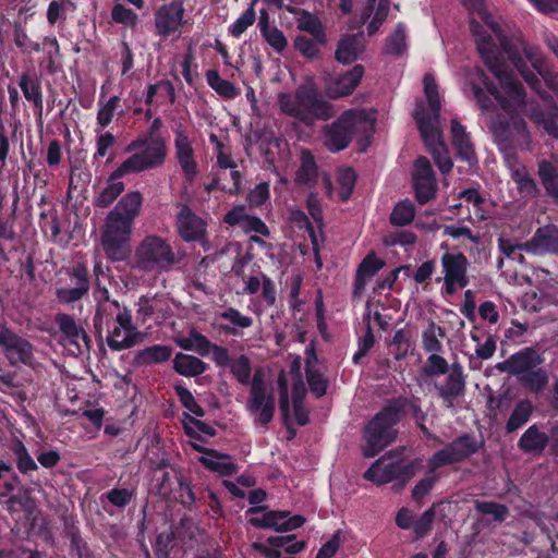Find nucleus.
<instances>
[{"label":"nucleus","mask_w":558,"mask_h":558,"mask_svg":"<svg viewBox=\"0 0 558 558\" xmlns=\"http://www.w3.org/2000/svg\"><path fill=\"white\" fill-rule=\"evenodd\" d=\"M397 469V480L402 483L409 481L421 469V460L405 461L399 454H393Z\"/></svg>","instance_id":"bf43d9fd"},{"label":"nucleus","mask_w":558,"mask_h":558,"mask_svg":"<svg viewBox=\"0 0 558 558\" xmlns=\"http://www.w3.org/2000/svg\"><path fill=\"white\" fill-rule=\"evenodd\" d=\"M397 469L393 454L389 453L378 459L365 472L364 477L377 485L397 480Z\"/></svg>","instance_id":"4be33fe9"},{"label":"nucleus","mask_w":558,"mask_h":558,"mask_svg":"<svg viewBox=\"0 0 558 558\" xmlns=\"http://www.w3.org/2000/svg\"><path fill=\"white\" fill-rule=\"evenodd\" d=\"M229 367L231 373L238 379L239 383H241L242 385H248L250 383L252 384V366L246 355L242 354L234 359L233 361H231Z\"/></svg>","instance_id":"3c124183"},{"label":"nucleus","mask_w":558,"mask_h":558,"mask_svg":"<svg viewBox=\"0 0 558 558\" xmlns=\"http://www.w3.org/2000/svg\"><path fill=\"white\" fill-rule=\"evenodd\" d=\"M177 395L183 404V407L190 411L195 416L202 417L204 416V410L202 407L196 402L193 395L190 390H187L185 387L181 385L175 386Z\"/></svg>","instance_id":"0e129e2a"},{"label":"nucleus","mask_w":558,"mask_h":558,"mask_svg":"<svg viewBox=\"0 0 558 558\" xmlns=\"http://www.w3.org/2000/svg\"><path fill=\"white\" fill-rule=\"evenodd\" d=\"M452 145L461 159L469 163L475 161V154L469 133L465 128L456 119L451 120Z\"/></svg>","instance_id":"c85d7f7f"},{"label":"nucleus","mask_w":558,"mask_h":558,"mask_svg":"<svg viewBox=\"0 0 558 558\" xmlns=\"http://www.w3.org/2000/svg\"><path fill=\"white\" fill-rule=\"evenodd\" d=\"M175 343L183 350L194 351L202 356H206L210 352L211 342L196 329H191L185 337L175 339Z\"/></svg>","instance_id":"2f4dec72"},{"label":"nucleus","mask_w":558,"mask_h":558,"mask_svg":"<svg viewBox=\"0 0 558 558\" xmlns=\"http://www.w3.org/2000/svg\"><path fill=\"white\" fill-rule=\"evenodd\" d=\"M178 263L171 245L157 235L145 236L136 246L132 267L141 271H168Z\"/></svg>","instance_id":"0eeeda50"},{"label":"nucleus","mask_w":558,"mask_h":558,"mask_svg":"<svg viewBox=\"0 0 558 558\" xmlns=\"http://www.w3.org/2000/svg\"><path fill=\"white\" fill-rule=\"evenodd\" d=\"M399 421V411L387 407L367 424L364 430L363 453L367 458L376 456L391 444L397 436L393 425Z\"/></svg>","instance_id":"1a4fd4ad"},{"label":"nucleus","mask_w":558,"mask_h":558,"mask_svg":"<svg viewBox=\"0 0 558 558\" xmlns=\"http://www.w3.org/2000/svg\"><path fill=\"white\" fill-rule=\"evenodd\" d=\"M174 156L183 172L186 181L192 182L197 173V162L195 159L194 140L190 136L183 124H178L173 129Z\"/></svg>","instance_id":"ddd939ff"},{"label":"nucleus","mask_w":558,"mask_h":558,"mask_svg":"<svg viewBox=\"0 0 558 558\" xmlns=\"http://www.w3.org/2000/svg\"><path fill=\"white\" fill-rule=\"evenodd\" d=\"M356 181V174L351 168H341L337 172L338 198L347 201L352 194Z\"/></svg>","instance_id":"c03bdc74"},{"label":"nucleus","mask_w":558,"mask_h":558,"mask_svg":"<svg viewBox=\"0 0 558 558\" xmlns=\"http://www.w3.org/2000/svg\"><path fill=\"white\" fill-rule=\"evenodd\" d=\"M539 293L546 306L558 305V280L550 278L543 281L539 284Z\"/></svg>","instance_id":"774afa93"},{"label":"nucleus","mask_w":558,"mask_h":558,"mask_svg":"<svg viewBox=\"0 0 558 558\" xmlns=\"http://www.w3.org/2000/svg\"><path fill=\"white\" fill-rule=\"evenodd\" d=\"M543 363L542 356L532 348H525L496 365L500 372L518 376L519 379Z\"/></svg>","instance_id":"f3484780"},{"label":"nucleus","mask_w":558,"mask_h":558,"mask_svg":"<svg viewBox=\"0 0 558 558\" xmlns=\"http://www.w3.org/2000/svg\"><path fill=\"white\" fill-rule=\"evenodd\" d=\"M407 49L405 32L402 25H398L387 40L385 51L388 54H401Z\"/></svg>","instance_id":"052dcab7"},{"label":"nucleus","mask_w":558,"mask_h":558,"mask_svg":"<svg viewBox=\"0 0 558 558\" xmlns=\"http://www.w3.org/2000/svg\"><path fill=\"white\" fill-rule=\"evenodd\" d=\"M468 266L469 262L462 253L446 252L441 256L444 277L437 278L436 281L439 282L442 280L446 293L453 294L458 289H463L468 286Z\"/></svg>","instance_id":"9b49d317"},{"label":"nucleus","mask_w":558,"mask_h":558,"mask_svg":"<svg viewBox=\"0 0 558 558\" xmlns=\"http://www.w3.org/2000/svg\"><path fill=\"white\" fill-rule=\"evenodd\" d=\"M126 174L132 173L130 171L122 170L121 163L108 178L107 185L102 189L99 195L95 197L94 205L100 208H106L112 204L124 191V183L120 179Z\"/></svg>","instance_id":"412c9836"},{"label":"nucleus","mask_w":558,"mask_h":558,"mask_svg":"<svg viewBox=\"0 0 558 558\" xmlns=\"http://www.w3.org/2000/svg\"><path fill=\"white\" fill-rule=\"evenodd\" d=\"M424 93L428 102L430 113L427 114L422 105H417L414 118L417 122L421 135L440 172L446 174L452 169V160L449 151L441 140V132L438 128L440 116V98L438 86L432 74L427 73L423 78Z\"/></svg>","instance_id":"7ed1b4c3"},{"label":"nucleus","mask_w":558,"mask_h":558,"mask_svg":"<svg viewBox=\"0 0 558 558\" xmlns=\"http://www.w3.org/2000/svg\"><path fill=\"white\" fill-rule=\"evenodd\" d=\"M217 318L225 322L220 325V330L229 336H241L244 329L253 326V318L234 307H227L217 315Z\"/></svg>","instance_id":"5701e85b"},{"label":"nucleus","mask_w":558,"mask_h":558,"mask_svg":"<svg viewBox=\"0 0 558 558\" xmlns=\"http://www.w3.org/2000/svg\"><path fill=\"white\" fill-rule=\"evenodd\" d=\"M306 375L311 391L316 397H323L326 393L328 381L318 369L312 366L311 359L307 360Z\"/></svg>","instance_id":"603ef678"},{"label":"nucleus","mask_w":558,"mask_h":558,"mask_svg":"<svg viewBox=\"0 0 558 558\" xmlns=\"http://www.w3.org/2000/svg\"><path fill=\"white\" fill-rule=\"evenodd\" d=\"M548 441V435L541 432L536 425H532L521 436L519 447L524 452L541 453L546 448Z\"/></svg>","instance_id":"7c9ffc66"},{"label":"nucleus","mask_w":558,"mask_h":558,"mask_svg":"<svg viewBox=\"0 0 558 558\" xmlns=\"http://www.w3.org/2000/svg\"><path fill=\"white\" fill-rule=\"evenodd\" d=\"M375 121L376 116L372 110H345L333 123L323 129L324 145L332 153L343 150L354 134L371 133Z\"/></svg>","instance_id":"39448f33"},{"label":"nucleus","mask_w":558,"mask_h":558,"mask_svg":"<svg viewBox=\"0 0 558 558\" xmlns=\"http://www.w3.org/2000/svg\"><path fill=\"white\" fill-rule=\"evenodd\" d=\"M0 348L11 366L33 365V345L8 328L0 329Z\"/></svg>","instance_id":"f8f14e48"},{"label":"nucleus","mask_w":558,"mask_h":558,"mask_svg":"<svg viewBox=\"0 0 558 558\" xmlns=\"http://www.w3.org/2000/svg\"><path fill=\"white\" fill-rule=\"evenodd\" d=\"M477 445L473 437L463 435L453 440L446 448L435 452L428 460V466L439 469L441 466L460 462L475 453Z\"/></svg>","instance_id":"4468645a"},{"label":"nucleus","mask_w":558,"mask_h":558,"mask_svg":"<svg viewBox=\"0 0 558 558\" xmlns=\"http://www.w3.org/2000/svg\"><path fill=\"white\" fill-rule=\"evenodd\" d=\"M318 43L315 38L311 39L305 36H296L294 47L307 59H317L320 54Z\"/></svg>","instance_id":"680f3d73"},{"label":"nucleus","mask_w":558,"mask_h":558,"mask_svg":"<svg viewBox=\"0 0 558 558\" xmlns=\"http://www.w3.org/2000/svg\"><path fill=\"white\" fill-rule=\"evenodd\" d=\"M364 50V38L361 34L344 35L338 43L336 60L342 64L355 61Z\"/></svg>","instance_id":"a878e982"},{"label":"nucleus","mask_w":558,"mask_h":558,"mask_svg":"<svg viewBox=\"0 0 558 558\" xmlns=\"http://www.w3.org/2000/svg\"><path fill=\"white\" fill-rule=\"evenodd\" d=\"M104 311L109 317L104 322L107 327V344L116 351L134 347L143 340L144 335L133 325L131 312L121 305L108 304Z\"/></svg>","instance_id":"6e6552de"},{"label":"nucleus","mask_w":558,"mask_h":558,"mask_svg":"<svg viewBox=\"0 0 558 558\" xmlns=\"http://www.w3.org/2000/svg\"><path fill=\"white\" fill-rule=\"evenodd\" d=\"M260 34L266 43L278 52L283 51L288 46V41L283 33L275 26L270 28H264Z\"/></svg>","instance_id":"69168bd1"},{"label":"nucleus","mask_w":558,"mask_h":558,"mask_svg":"<svg viewBox=\"0 0 558 558\" xmlns=\"http://www.w3.org/2000/svg\"><path fill=\"white\" fill-rule=\"evenodd\" d=\"M177 229L185 242H203L206 234V222L187 206H183L178 214Z\"/></svg>","instance_id":"6ab92c4d"},{"label":"nucleus","mask_w":558,"mask_h":558,"mask_svg":"<svg viewBox=\"0 0 558 558\" xmlns=\"http://www.w3.org/2000/svg\"><path fill=\"white\" fill-rule=\"evenodd\" d=\"M384 266V260L376 257L374 253L367 254L357 268L354 280L353 295L361 296L364 292L367 281L376 276Z\"/></svg>","instance_id":"b1692460"},{"label":"nucleus","mask_w":558,"mask_h":558,"mask_svg":"<svg viewBox=\"0 0 558 558\" xmlns=\"http://www.w3.org/2000/svg\"><path fill=\"white\" fill-rule=\"evenodd\" d=\"M436 470L428 466L426 475L414 486L412 496L416 501L423 499L432 490L437 481Z\"/></svg>","instance_id":"e2e57ef3"},{"label":"nucleus","mask_w":558,"mask_h":558,"mask_svg":"<svg viewBox=\"0 0 558 558\" xmlns=\"http://www.w3.org/2000/svg\"><path fill=\"white\" fill-rule=\"evenodd\" d=\"M415 217V207L413 203L409 199H404L399 202L391 215L390 222L395 226H407L412 222Z\"/></svg>","instance_id":"49530a36"},{"label":"nucleus","mask_w":558,"mask_h":558,"mask_svg":"<svg viewBox=\"0 0 558 558\" xmlns=\"http://www.w3.org/2000/svg\"><path fill=\"white\" fill-rule=\"evenodd\" d=\"M278 389H279V408L283 421L287 425L290 422V402H289V385H288V376L284 372H281L277 379Z\"/></svg>","instance_id":"6e6d98bb"},{"label":"nucleus","mask_w":558,"mask_h":558,"mask_svg":"<svg viewBox=\"0 0 558 558\" xmlns=\"http://www.w3.org/2000/svg\"><path fill=\"white\" fill-rule=\"evenodd\" d=\"M475 509L478 513L489 517L494 521H504L508 510L504 505L493 501H476Z\"/></svg>","instance_id":"4d7b16f0"},{"label":"nucleus","mask_w":558,"mask_h":558,"mask_svg":"<svg viewBox=\"0 0 558 558\" xmlns=\"http://www.w3.org/2000/svg\"><path fill=\"white\" fill-rule=\"evenodd\" d=\"M471 10V31L478 52L499 83V88L488 82L480 68L465 72V86L470 88L483 111L494 108L490 96L509 116V120L493 125V134L511 172L519 192L533 196L536 184L524 166L509 153L515 148L532 149L531 133L526 122L514 114L524 111L529 118L551 137L558 138V108L539 90L541 80L525 69L522 54L542 76L546 85L558 94V75L544 69L541 56L527 47L521 34L507 36L485 9L484 0H464Z\"/></svg>","instance_id":"f257e3e1"},{"label":"nucleus","mask_w":558,"mask_h":558,"mask_svg":"<svg viewBox=\"0 0 558 558\" xmlns=\"http://www.w3.org/2000/svg\"><path fill=\"white\" fill-rule=\"evenodd\" d=\"M247 410L257 423L267 425L275 413V401L271 392L265 386L260 371H256L251 385Z\"/></svg>","instance_id":"9d476101"},{"label":"nucleus","mask_w":558,"mask_h":558,"mask_svg":"<svg viewBox=\"0 0 558 558\" xmlns=\"http://www.w3.org/2000/svg\"><path fill=\"white\" fill-rule=\"evenodd\" d=\"M526 248L536 254L543 252L558 254V228L554 226L539 228Z\"/></svg>","instance_id":"bb28decb"},{"label":"nucleus","mask_w":558,"mask_h":558,"mask_svg":"<svg viewBox=\"0 0 558 558\" xmlns=\"http://www.w3.org/2000/svg\"><path fill=\"white\" fill-rule=\"evenodd\" d=\"M296 27L300 31L307 32L313 35L314 38L322 45L325 44L324 29L318 17L315 15L305 11L300 12L296 16Z\"/></svg>","instance_id":"4c0bfd02"},{"label":"nucleus","mask_w":558,"mask_h":558,"mask_svg":"<svg viewBox=\"0 0 558 558\" xmlns=\"http://www.w3.org/2000/svg\"><path fill=\"white\" fill-rule=\"evenodd\" d=\"M217 157V163L222 169H232L231 171V178L233 181V186L228 189L227 191L229 193L235 194L239 192L240 186V172L238 170H234L236 168L235 162L233 161L229 148L228 147H218V151L215 153Z\"/></svg>","instance_id":"37998d69"},{"label":"nucleus","mask_w":558,"mask_h":558,"mask_svg":"<svg viewBox=\"0 0 558 558\" xmlns=\"http://www.w3.org/2000/svg\"><path fill=\"white\" fill-rule=\"evenodd\" d=\"M56 323L62 333L64 345H69V350L73 354H81L89 350V339L82 326L68 314H58Z\"/></svg>","instance_id":"dca6fc26"},{"label":"nucleus","mask_w":558,"mask_h":558,"mask_svg":"<svg viewBox=\"0 0 558 558\" xmlns=\"http://www.w3.org/2000/svg\"><path fill=\"white\" fill-rule=\"evenodd\" d=\"M317 167L313 155L308 150H303L296 181L301 184H312L317 179Z\"/></svg>","instance_id":"79ce46f5"},{"label":"nucleus","mask_w":558,"mask_h":558,"mask_svg":"<svg viewBox=\"0 0 558 558\" xmlns=\"http://www.w3.org/2000/svg\"><path fill=\"white\" fill-rule=\"evenodd\" d=\"M470 337L476 343L475 355L478 359L488 360L494 355L497 344L493 335L475 328L471 331Z\"/></svg>","instance_id":"72a5a7b5"},{"label":"nucleus","mask_w":558,"mask_h":558,"mask_svg":"<svg viewBox=\"0 0 558 558\" xmlns=\"http://www.w3.org/2000/svg\"><path fill=\"white\" fill-rule=\"evenodd\" d=\"M184 19V8L180 2L162 4L155 13L156 34L160 37H169L181 34Z\"/></svg>","instance_id":"2eb2a0df"},{"label":"nucleus","mask_w":558,"mask_h":558,"mask_svg":"<svg viewBox=\"0 0 558 558\" xmlns=\"http://www.w3.org/2000/svg\"><path fill=\"white\" fill-rule=\"evenodd\" d=\"M277 104L283 114L306 125L329 120L333 116L332 105L322 96L313 77H306L294 93H279Z\"/></svg>","instance_id":"20e7f679"},{"label":"nucleus","mask_w":558,"mask_h":558,"mask_svg":"<svg viewBox=\"0 0 558 558\" xmlns=\"http://www.w3.org/2000/svg\"><path fill=\"white\" fill-rule=\"evenodd\" d=\"M134 151L122 162V170L132 174L157 169L163 166L168 156L166 140L160 135H145L132 141L125 148Z\"/></svg>","instance_id":"423d86ee"},{"label":"nucleus","mask_w":558,"mask_h":558,"mask_svg":"<svg viewBox=\"0 0 558 558\" xmlns=\"http://www.w3.org/2000/svg\"><path fill=\"white\" fill-rule=\"evenodd\" d=\"M142 205V193L131 191L107 214L100 242L109 259L121 262L130 255L134 220L140 215Z\"/></svg>","instance_id":"f03ea898"},{"label":"nucleus","mask_w":558,"mask_h":558,"mask_svg":"<svg viewBox=\"0 0 558 558\" xmlns=\"http://www.w3.org/2000/svg\"><path fill=\"white\" fill-rule=\"evenodd\" d=\"M414 189L417 201L421 204L427 203L434 197L436 192L435 177L426 179H414Z\"/></svg>","instance_id":"13d9d810"},{"label":"nucleus","mask_w":558,"mask_h":558,"mask_svg":"<svg viewBox=\"0 0 558 558\" xmlns=\"http://www.w3.org/2000/svg\"><path fill=\"white\" fill-rule=\"evenodd\" d=\"M206 81L218 95L225 98L232 99L238 95L233 84L223 80L216 70H208L206 72Z\"/></svg>","instance_id":"a19ab883"},{"label":"nucleus","mask_w":558,"mask_h":558,"mask_svg":"<svg viewBox=\"0 0 558 558\" xmlns=\"http://www.w3.org/2000/svg\"><path fill=\"white\" fill-rule=\"evenodd\" d=\"M120 98L118 96L110 97L106 102L99 104V109L97 112V125L100 129H105L108 126L113 116L119 107Z\"/></svg>","instance_id":"864d4df0"},{"label":"nucleus","mask_w":558,"mask_h":558,"mask_svg":"<svg viewBox=\"0 0 558 558\" xmlns=\"http://www.w3.org/2000/svg\"><path fill=\"white\" fill-rule=\"evenodd\" d=\"M538 174L547 193L558 198V174L555 167L548 161H542L538 166Z\"/></svg>","instance_id":"a18cd8bd"},{"label":"nucleus","mask_w":558,"mask_h":558,"mask_svg":"<svg viewBox=\"0 0 558 558\" xmlns=\"http://www.w3.org/2000/svg\"><path fill=\"white\" fill-rule=\"evenodd\" d=\"M174 369L183 376L193 377L206 371V364L196 356L178 353L173 360Z\"/></svg>","instance_id":"473e14b6"},{"label":"nucleus","mask_w":558,"mask_h":558,"mask_svg":"<svg viewBox=\"0 0 558 558\" xmlns=\"http://www.w3.org/2000/svg\"><path fill=\"white\" fill-rule=\"evenodd\" d=\"M364 76V68L354 65L348 72L337 75L326 84V93L330 98H341L351 95Z\"/></svg>","instance_id":"aec40b11"},{"label":"nucleus","mask_w":558,"mask_h":558,"mask_svg":"<svg viewBox=\"0 0 558 558\" xmlns=\"http://www.w3.org/2000/svg\"><path fill=\"white\" fill-rule=\"evenodd\" d=\"M10 449L15 457L16 468L22 474H28L38 469L35 460L20 439H14L10 445Z\"/></svg>","instance_id":"e433bc0d"},{"label":"nucleus","mask_w":558,"mask_h":558,"mask_svg":"<svg viewBox=\"0 0 558 558\" xmlns=\"http://www.w3.org/2000/svg\"><path fill=\"white\" fill-rule=\"evenodd\" d=\"M256 19L254 9V2L239 16L230 26L229 33L233 37H240L251 25H253Z\"/></svg>","instance_id":"5fc2aeb1"},{"label":"nucleus","mask_w":558,"mask_h":558,"mask_svg":"<svg viewBox=\"0 0 558 558\" xmlns=\"http://www.w3.org/2000/svg\"><path fill=\"white\" fill-rule=\"evenodd\" d=\"M135 495L134 489L129 488H112L105 496L107 500L118 508H124L131 502Z\"/></svg>","instance_id":"338daca9"},{"label":"nucleus","mask_w":558,"mask_h":558,"mask_svg":"<svg viewBox=\"0 0 558 558\" xmlns=\"http://www.w3.org/2000/svg\"><path fill=\"white\" fill-rule=\"evenodd\" d=\"M520 380L531 391L537 393L543 391L546 387L548 383V375L546 371L537 366L521 377Z\"/></svg>","instance_id":"8fccbe9b"},{"label":"nucleus","mask_w":558,"mask_h":558,"mask_svg":"<svg viewBox=\"0 0 558 558\" xmlns=\"http://www.w3.org/2000/svg\"><path fill=\"white\" fill-rule=\"evenodd\" d=\"M223 221L231 227L238 226L245 233H255L263 236H269L270 234L265 222L256 216L248 215L243 205L230 209L225 215Z\"/></svg>","instance_id":"a211bd4d"},{"label":"nucleus","mask_w":558,"mask_h":558,"mask_svg":"<svg viewBox=\"0 0 558 558\" xmlns=\"http://www.w3.org/2000/svg\"><path fill=\"white\" fill-rule=\"evenodd\" d=\"M263 544L290 555L299 554L306 547L304 541H296L292 534L269 536Z\"/></svg>","instance_id":"f704fd0d"},{"label":"nucleus","mask_w":558,"mask_h":558,"mask_svg":"<svg viewBox=\"0 0 558 558\" xmlns=\"http://www.w3.org/2000/svg\"><path fill=\"white\" fill-rule=\"evenodd\" d=\"M199 462L208 470L227 476L236 472V465L230 456L220 453L216 450H205V454L199 458Z\"/></svg>","instance_id":"c756f323"},{"label":"nucleus","mask_w":558,"mask_h":558,"mask_svg":"<svg viewBox=\"0 0 558 558\" xmlns=\"http://www.w3.org/2000/svg\"><path fill=\"white\" fill-rule=\"evenodd\" d=\"M436 388L447 405L451 407L453 400L460 396L464 389L462 367L458 364L452 365L446 383L444 385L436 386Z\"/></svg>","instance_id":"cd10ccee"},{"label":"nucleus","mask_w":558,"mask_h":558,"mask_svg":"<svg viewBox=\"0 0 558 558\" xmlns=\"http://www.w3.org/2000/svg\"><path fill=\"white\" fill-rule=\"evenodd\" d=\"M368 10L369 12L366 15H363V20L368 19L371 13L374 12V17L367 26L368 35H374L388 14L389 0H371Z\"/></svg>","instance_id":"ea45409f"},{"label":"nucleus","mask_w":558,"mask_h":558,"mask_svg":"<svg viewBox=\"0 0 558 558\" xmlns=\"http://www.w3.org/2000/svg\"><path fill=\"white\" fill-rule=\"evenodd\" d=\"M290 375L293 380V408L295 421L299 425H305L308 423V413L302 404L303 398L305 397L306 389L301 379L300 363L293 362L290 369Z\"/></svg>","instance_id":"393cba45"},{"label":"nucleus","mask_w":558,"mask_h":558,"mask_svg":"<svg viewBox=\"0 0 558 558\" xmlns=\"http://www.w3.org/2000/svg\"><path fill=\"white\" fill-rule=\"evenodd\" d=\"M171 355V349L166 345H153L137 353V361L145 364H155L167 361Z\"/></svg>","instance_id":"de8ad7c7"},{"label":"nucleus","mask_w":558,"mask_h":558,"mask_svg":"<svg viewBox=\"0 0 558 558\" xmlns=\"http://www.w3.org/2000/svg\"><path fill=\"white\" fill-rule=\"evenodd\" d=\"M451 502L441 501L433 505L421 518L418 523H441L449 519V514L453 511Z\"/></svg>","instance_id":"09e8293b"},{"label":"nucleus","mask_w":558,"mask_h":558,"mask_svg":"<svg viewBox=\"0 0 558 558\" xmlns=\"http://www.w3.org/2000/svg\"><path fill=\"white\" fill-rule=\"evenodd\" d=\"M532 411L533 405L529 400L520 401L513 409L507 422V432L512 433L524 425L530 420Z\"/></svg>","instance_id":"58836bf2"},{"label":"nucleus","mask_w":558,"mask_h":558,"mask_svg":"<svg viewBox=\"0 0 558 558\" xmlns=\"http://www.w3.org/2000/svg\"><path fill=\"white\" fill-rule=\"evenodd\" d=\"M94 298L97 301V310L94 318L96 329L101 330L104 328V322L109 317V312L104 311L108 304L120 305L117 301H112L109 298V291L101 287L100 283H96L94 291Z\"/></svg>","instance_id":"c9c22d12"}]
</instances>
